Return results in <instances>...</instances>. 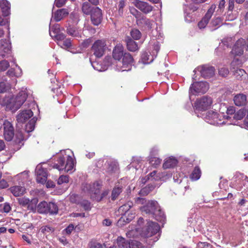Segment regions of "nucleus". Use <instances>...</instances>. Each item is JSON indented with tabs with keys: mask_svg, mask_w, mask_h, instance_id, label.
Instances as JSON below:
<instances>
[{
	"mask_svg": "<svg viewBox=\"0 0 248 248\" xmlns=\"http://www.w3.org/2000/svg\"><path fill=\"white\" fill-rule=\"evenodd\" d=\"M70 17L73 20V24H77L79 20L78 15L76 14H71Z\"/></svg>",
	"mask_w": 248,
	"mask_h": 248,
	"instance_id": "obj_56",
	"label": "nucleus"
},
{
	"mask_svg": "<svg viewBox=\"0 0 248 248\" xmlns=\"http://www.w3.org/2000/svg\"><path fill=\"white\" fill-rule=\"evenodd\" d=\"M130 33L132 38L135 40L140 39L141 35L140 31L137 29L132 30L131 31Z\"/></svg>",
	"mask_w": 248,
	"mask_h": 248,
	"instance_id": "obj_48",
	"label": "nucleus"
},
{
	"mask_svg": "<svg viewBox=\"0 0 248 248\" xmlns=\"http://www.w3.org/2000/svg\"><path fill=\"white\" fill-rule=\"evenodd\" d=\"M35 121L33 119L31 120L26 125L25 130L27 133L32 131L34 129Z\"/></svg>",
	"mask_w": 248,
	"mask_h": 248,
	"instance_id": "obj_45",
	"label": "nucleus"
},
{
	"mask_svg": "<svg viewBox=\"0 0 248 248\" xmlns=\"http://www.w3.org/2000/svg\"><path fill=\"white\" fill-rule=\"evenodd\" d=\"M90 248H103V246L98 243H93L91 244Z\"/></svg>",
	"mask_w": 248,
	"mask_h": 248,
	"instance_id": "obj_64",
	"label": "nucleus"
},
{
	"mask_svg": "<svg viewBox=\"0 0 248 248\" xmlns=\"http://www.w3.org/2000/svg\"><path fill=\"white\" fill-rule=\"evenodd\" d=\"M126 42L127 48L129 51L135 52L139 50V47L137 43L130 38L128 37L126 40Z\"/></svg>",
	"mask_w": 248,
	"mask_h": 248,
	"instance_id": "obj_30",
	"label": "nucleus"
},
{
	"mask_svg": "<svg viewBox=\"0 0 248 248\" xmlns=\"http://www.w3.org/2000/svg\"><path fill=\"white\" fill-rule=\"evenodd\" d=\"M177 164V159L173 156H170L164 159L162 167L164 169H172L176 167Z\"/></svg>",
	"mask_w": 248,
	"mask_h": 248,
	"instance_id": "obj_23",
	"label": "nucleus"
},
{
	"mask_svg": "<svg viewBox=\"0 0 248 248\" xmlns=\"http://www.w3.org/2000/svg\"><path fill=\"white\" fill-rule=\"evenodd\" d=\"M218 72L220 75L222 77H226L228 75L229 71L227 68H222L219 69Z\"/></svg>",
	"mask_w": 248,
	"mask_h": 248,
	"instance_id": "obj_55",
	"label": "nucleus"
},
{
	"mask_svg": "<svg viewBox=\"0 0 248 248\" xmlns=\"http://www.w3.org/2000/svg\"><path fill=\"white\" fill-rule=\"evenodd\" d=\"M189 9L190 11H192V12L195 11L197 9V7L196 6H192L191 7L186 6V8L184 9L185 16V18L186 21L187 22H191L193 19V18L192 17V15L190 12H188V10Z\"/></svg>",
	"mask_w": 248,
	"mask_h": 248,
	"instance_id": "obj_33",
	"label": "nucleus"
},
{
	"mask_svg": "<svg viewBox=\"0 0 248 248\" xmlns=\"http://www.w3.org/2000/svg\"><path fill=\"white\" fill-rule=\"evenodd\" d=\"M10 191L16 197L21 196L26 192V189L24 186H14L10 188Z\"/></svg>",
	"mask_w": 248,
	"mask_h": 248,
	"instance_id": "obj_29",
	"label": "nucleus"
},
{
	"mask_svg": "<svg viewBox=\"0 0 248 248\" xmlns=\"http://www.w3.org/2000/svg\"><path fill=\"white\" fill-rule=\"evenodd\" d=\"M146 228L142 231L141 235L144 237H149L159 232L160 227L157 223L153 221H148Z\"/></svg>",
	"mask_w": 248,
	"mask_h": 248,
	"instance_id": "obj_11",
	"label": "nucleus"
},
{
	"mask_svg": "<svg viewBox=\"0 0 248 248\" xmlns=\"http://www.w3.org/2000/svg\"><path fill=\"white\" fill-rule=\"evenodd\" d=\"M11 52V46L10 43L5 40H1L0 41V55L2 57L8 58Z\"/></svg>",
	"mask_w": 248,
	"mask_h": 248,
	"instance_id": "obj_19",
	"label": "nucleus"
},
{
	"mask_svg": "<svg viewBox=\"0 0 248 248\" xmlns=\"http://www.w3.org/2000/svg\"><path fill=\"white\" fill-rule=\"evenodd\" d=\"M225 4V0H220L219 1V4H218V9L217 10V12L219 13H222L223 11V10L224 8Z\"/></svg>",
	"mask_w": 248,
	"mask_h": 248,
	"instance_id": "obj_58",
	"label": "nucleus"
},
{
	"mask_svg": "<svg viewBox=\"0 0 248 248\" xmlns=\"http://www.w3.org/2000/svg\"><path fill=\"white\" fill-rule=\"evenodd\" d=\"M201 175V171L200 168L198 167H196L191 174L190 177L191 180L196 181L200 178Z\"/></svg>",
	"mask_w": 248,
	"mask_h": 248,
	"instance_id": "obj_35",
	"label": "nucleus"
},
{
	"mask_svg": "<svg viewBox=\"0 0 248 248\" xmlns=\"http://www.w3.org/2000/svg\"><path fill=\"white\" fill-rule=\"evenodd\" d=\"M139 22L142 25L143 28L148 30H151L155 25L154 21L144 17L140 19Z\"/></svg>",
	"mask_w": 248,
	"mask_h": 248,
	"instance_id": "obj_31",
	"label": "nucleus"
},
{
	"mask_svg": "<svg viewBox=\"0 0 248 248\" xmlns=\"http://www.w3.org/2000/svg\"><path fill=\"white\" fill-rule=\"evenodd\" d=\"M162 160L156 157H151L149 159V163L153 167L156 168L161 164Z\"/></svg>",
	"mask_w": 248,
	"mask_h": 248,
	"instance_id": "obj_41",
	"label": "nucleus"
},
{
	"mask_svg": "<svg viewBox=\"0 0 248 248\" xmlns=\"http://www.w3.org/2000/svg\"><path fill=\"white\" fill-rule=\"evenodd\" d=\"M172 176L171 171H164L157 173V171L154 170L148 175V179L151 181H166Z\"/></svg>",
	"mask_w": 248,
	"mask_h": 248,
	"instance_id": "obj_9",
	"label": "nucleus"
},
{
	"mask_svg": "<svg viewBox=\"0 0 248 248\" xmlns=\"http://www.w3.org/2000/svg\"><path fill=\"white\" fill-rule=\"evenodd\" d=\"M69 12L66 9H59L52 14L51 22H52L53 20L56 22L60 21L62 19L67 16Z\"/></svg>",
	"mask_w": 248,
	"mask_h": 248,
	"instance_id": "obj_22",
	"label": "nucleus"
},
{
	"mask_svg": "<svg viewBox=\"0 0 248 248\" xmlns=\"http://www.w3.org/2000/svg\"><path fill=\"white\" fill-rule=\"evenodd\" d=\"M113 58L118 61L117 69L118 71H125L131 69L133 63V58L130 54L124 53V47L119 44L116 46L113 50Z\"/></svg>",
	"mask_w": 248,
	"mask_h": 248,
	"instance_id": "obj_1",
	"label": "nucleus"
},
{
	"mask_svg": "<svg viewBox=\"0 0 248 248\" xmlns=\"http://www.w3.org/2000/svg\"><path fill=\"white\" fill-rule=\"evenodd\" d=\"M74 226L71 224L69 225L63 231V234H70L74 230Z\"/></svg>",
	"mask_w": 248,
	"mask_h": 248,
	"instance_id": "obj_53",
	"label": "nucleus"
},
{
	"mask_svg": "<svg viewBox=\"0 0 248 248\" xmlns=\"http://www.w3.org/2000/svg\"><path fill=\"white\" fill-rule=\"evenodd\" d=\"M61 32L60 25L58 24L53 26L49 30V34L51 37Z\"/></svg>",
	"mask_w": 248,
	"mask_h": 248,
	"instance_id": "obj_40",
	"label": "nucleus"
},
{
	"mask_svg": "<svg viewBox=\"0 0 248 248\" xmlns=\"http://www.w3.org/2000/svg\"><path fill=\"white\" fill-rule=\"evenodd\" d=\"M237 17V12L232 11H228L226 16V20L232 21Z\"/></svg>",
	"mask_w": 248,
	"mask_h": 248,
	"instance_id": "obj_43",
	"label": "nucleus"
},
{
	"mask_svg": "<svg viewBox=\"0 0 248 248\" xmlns=\"http://www.w3.org/2000/svg\"><path fill=\"white\" fill-rule=\"evenodd\" d=\"M118 248H141L140 243L135 240L127 241L123 237L119 236L116 240Z\"/></svg>",
	"mask_w": 248,
	"mask_h": 248,
	"instance_id": "obj_10",
	"label": "nucleus"
},
{
	"mask_svg": "<svg viewBox=\"0 0 248 248\" xmlns=\"http://www.w3.org/2000/svg\"><path fill=\"white\" fill-rule=\"evenodd\" d=\"M53 37H55V39L58 41V43H60V42H62L65 39V35L63 33H59L57 34H56Z\"/></svg>",
	"mask_w": 248,
	"mask_h": 248,
	"instance_id": "obj_52",
	"label": "nucleus"
},
{
	"mask_svg": "<svg viewBox=\"0 0 248 248\" xmlns=\"http://www.w3.org/2000/svg\"><path fill=\"white\" fill-rule=\"evenodd\" d=\"M58 44L61 47L65 49H68L72 47V43L70 39H65L62 42L58 43Z\"/></svg>",
	"mask_w": 248,
	"mask_h": 248,
	"instance_id": "obj_36",
	"label": "nucleus"
},
{
	"mask_svg": "<svg viewBox=\"0 0 248 248\" xmlns=\"http://www.w3.org/2000/svg\"><path fill=\"white\" fill-rule=\"evenodd\" d=\"M122 192V189L119 187H114L112 191L111 199L115 200Z\"/></svg>",
	"mask_w": 248,
	"mask_h": 248,
	"instance_id": "obj_44",
	"label": "nucleus"
},
{
	"mask_svg": "<svg viewBox=\"0 0 248 248\" xmlns=\"http://www.w3.org/2000/svg\"><path fill=\"white\" fill-rule=\"evenodd\" d=\"M133 206V203L131 202H128L126 203L121 206L118 209V212L123 216L126 217L127 214L130 212V209Z\"/></svg>",
	"mask_w": 248,
	"mask_h": 248,
	"instance_id": "obj_27",
	"label": "nucleus"
},
{
	"mask_svg": "<svg viewBox=\"0 0 248 248\" xmlns=\"http://www.w3.org/2000/svg\"><path fill=\"white\" fill-rule=\"evenodd\" d=\"M33 115L32 112L30 110H25L22 111L17 116V121L18 123H23Z\"/></svg>",
	"mask_w": 248,
	"mask_h": 248,
	"instance_id": "obj_24",
	"label": "nucleus"
},
{
	"mask_svg": "<svg viewBox=\"0 0 248 248\" xmlns=\"http://www.w3.org/2000/svg\"><path fill=\"white\" fill-rule=\"evenodd\" d=\"M9 63L7 61L3 60L0 62V71H5L9 67Z\"/></svg>",
	"mask_w": 248,
	"mask_h": 248,
	"instance_id": "obj_50",
	"label": "nucleus"
},
{
	"mask_svg": "<svg viewBox=\"0 0 248 248\" xmlns=\"http://www.w3.org/2000/svg\"><path fill=\"white\" fill-rule=\"evenodd\" d=\"M246 43L243 38L238 39L235 43L232 52L235 55H241L243 53L244 48Z\"/></svg>",
	"mask_w": 248,
	"mask_h": 248,
	"instance_id": "obj_20",
	"label": "nucleus"
},
{
	"mask_svg": "<svg viewBox=\"0 0 248 248\" xmlns=\"http://www.w3.org/2000/svg\"><path fill=\"white\" fill-rule=\"evenodd\" d=\"M91 19L92 23L95 26L99 25L102 19V13L101 10L98 7L92 9L91 13Z\"/></svg>",
	"mask_w": 248,
	"mask_h": 248,
	"instance_id": "obj_17",
	"label": "nucleus"
},
{
	"mask_svg": "<svg viewBox=\"0 0 248 248\" xmlns=\"http://www.w3.org/2000/svg\"><path fill=\"white\" fill-rule=\"evenodd\" d=\"M135 202L138 204H143L146 202V200L143 198H137L135 199Z\"/></svg>",
	"mask_w": 248,
	"mask_h": 248,
	"instance_id": "obj_63",
	"label": "nucleus"
},
{
	"mask_svg": "<svg viewBox=\"0 0 248 248\" xmlns=\"http://www.w3.org/2000/svg\"><path fill=\"white\" fill-rule=\"evenodd\" d=\"M16 142L20 143L25 140L24 136L21 131H18L16 134Z\"/></svg>",
	"mask_w": 248,
	"mask_h": 248,
	"instance_id": "obj_49",
	"label": "nucleus"
},
{
	"mask_svg": "<svg viewBox=\"0 0 248 248\" xmlns=\"http://www.w3.org/2000/svg\"><path fill=\"white\" fill-rule=\"evenodd\" d=\"M38 200L37 199H33L30 201V203H29L27 206L28 210L35 212L37 209L36 204Z\"/></svg>",
	"mask_w": 248,
	"mask_h": 248,
	"instance_id": "obj_39",
	"label": "nucleus"
},
{
	"mask_svg": "<svg viewBox=\"0 0 248 248\" xmlns=\"http://www.w3.org/2000/svg\"><path fill=\"white\" fill-rule=\"evenodd\" d=\"M221 19L220 17H216L212 20L211 24L213 26L219 25L221 23Z\"/></svg>",
	"mask_w": 248,
	"mask_h": 248,
	"instance_id": "obj_57",
	"label": "nucleus"
},
{
	"mask_svg": "<svg viewBox=\"0 0 248 248\" xmlns=\"http://www.w3.org/2000/svg\"><path fill=\"white\" fill-rule=\"evenodd\" d=\"M198 247V248H211V245L207 242H200Z\"/></svg>",
	"mask_w": 248,
	"mask_h": 248,
	"instance_id": "obj_60",
	"label": "nucleus"
},
{
	"mask_svg": "<svg viewBox=\"0 0 248 248\" xmlns=\"http://www.w3.org/2000/svg\"><path fill=\"white\" fill-rule=\"evenodd\" d=\"M48 203L45 201L41 202L37 206V211L41 214L48 213Z\"/></svg>",
	"mask_w": 248,
	"mask_h": 248,
	"instance_id": "obj_34",
	"label": "nucleus"
},
{
	"mask_svg": "<svg viewBox=\"0 0 248 248\" xmlns=\"http://www.w3.org/2000/svg\"><path fill=\"white\" fill-rule=\"evenodd\" d=\"M8 186L7 182L4 179H0V189L5 188Z\"/></svg>",
	"mask_w": 248,
	"mask_h": 248,
	"instance_id": "obj_62",
	"label": "nucleus"
},
{
	"mask_svg": "<svg viewBox=\"0 0 248 248\" xmlns=\"http://www.w3.org/2000/svg\"><path fill=\"white\" fill-rule=\"evenodd\" d=\"M92 9L90 6V4L87 2H84L82 4V11L83 13L86 15H89L92 12Z\"/></svg>",
	"mask_w": 248,
	"mask_h": 248,
	"instance_id": "obj_42",
	"label": "nucleus"
},
{
	"mask_svg": "<svg viewBox=\"0 0 248 248\" xmlns=\"http://www.w3.org/2000/svg\"><path fill=\"white\" fill-rule=\"evenodd\" d=\"M159 49V43L158 42L155 43L152 48H150V50L149 51H145L142 53L139 62L144 64L151 63L154 61L155 58L156 57Z\"/></svg>",
	"mask_w": 248,
	"mask_h": 248,
	"instance_id": "obj_6",
	"label": "nucleus"
},
{
	"mask_svg": "<svg viewBox=\"0 0 248 248\" xmlns=\"http://www.w3.org/2000/svg\"><path fill=\"white\" fill-rule=\"evenodd\" d=\"M101 187V185L98 182L94 183L92 186H89V191L91 193V198L96 201L101 200L102 197L100 196V188Z\"/></svg>",
	"mask_w": 248,
	"mask_h": 248,
	"instance_id": "obj_16",
	"label": "nucleus"
},
{
	"mask_svg": "<svg viewBox=\"0 0 248 248\" xmlns=\"http://www.w3.org/2000/svg\"><path fill=\"white\" fill-rule=\"evenodd\" d=\"M31 92L27 88H22L16 97L7 99L6 105L11 109L16 110L25 102L27 97L31 94Z\"/></svg>",
	"mask_w": 248,
	"mask_h": 248,
	"instance_id": "obj_4",
	"label": "nucleus"
},
{
	"mask_svg": "<svg viewBox=\"0 0 248 248\" xmlns=\"http://www.w3.org/2000/svg\"><path fill=\"white\" fill-rule=\"evenodd\" d=\"M106 46L105 40H98L93 44L91 49L92 52L96 57L100 58L104 54L107 48Z\"/></svg>",
	"mask_w": 248,
	"mask_h": 248,
	"instance_id": "obj_8",
	"label": "nucleus"
},
{
	"mask_svg": "<svg viewBox=\"0 0 248 248\" xmlns=\"http://www.w3.org/2000/svg\"><path fill=\"white\" fill-rule=\"evenodd\" d=\"M66 32L68 35L74 38L78 39L81 37V31L76 27L69 26L67 28Z\"/></svg>",
	"mask_w": 248,
	"mask_h": 248,
	"instance_id": "obj_26",
	"label": "nucleus"
},
{
	"mask_svg": "<svg viewBox=\"0 0 248 248\" xmlns=\"http://www.w3.org/2000/svg\"><path fill=\"white\" fill-rule=\"evenodd\" d=\"M36 180L38 183L43 184L46 182L47 178V173L46 169L41 165L36 166L35 169Z\"/></svg>",
	"mask_w": 248,
	"mask_h": 248,
	"instance_id": "obj_18",
	"label": "nucleus"
},
{
	"mask_svg": "<svg viewBox=\"0 0 248 248\" xmlns=\"http://www.w3.org/2000/svg\"><path fill=\"white\" fill-rule=\"evenodd\" d=\"M209 88V84L207 82H195L190 86L189 93L193 94H195L197 93H204L208 91Z\"/></svg>",
	"mask_w": 248,
	"mask_h": 248,
	"instance_id": "obj_12",
	"label": "nucleus"
},
{
	"mask_svg": "<svg viewBox=\"0 0 248 248\" xmlns=\"http://www.w3.org/2000/svg\"><path fill=\"white\" fill-rule=\"evenodd\" d=\"M17 177L22 178V180H26L28 178V171H24L17 175Z\"/></svg>",
	"mask_w": 248,
	"mask_h": 248,
	"instance_id": "obj_59",
	"label": "nucleus"
},
{
	"mask_svg": "<svg viewBox=\"0 0 248 248\" xmlns=\"http://www.w3.org/2000/svg\"><path fill=\"white\" fill-rule=\"evenodd\" d=\"M215 68L208 65H203L196 68L193 72L196 73L197 71L200 72L201 76L204 78L212 77L215 74Z\"/></svg>",
	"mask_w": 248,
	"mask_h": 248,
	"instance_id": "obj_14",
	"label": "nucleus"
},
{
	"mask_svg": "<svg viewBox=\"0 0 248 248\" xmlns=\"http://www.w3.org/2000/svg\"><path fill=\"white\" fill-rule=\"evenodd\" d=\"M133 3L137 8L145 14L151 12L153 10V7L145 2L135 0L133 1Z\"/></svg>",
	"mask_w": 248,
	"mask_h": 248,
	"instance_id": "obj_21",
	"label": "nucleus"
},
{
	"mask_svg": "<svg viewBox=\"0 0 248 248\" xmlns=\"http://www.w3.org/2000/svg\"><path fill=\"white\" fill-rule=\"evenodd\" d=\"M69 182V178L67 175H62L58 180V184L61 185L63 183H67Z\"/></svg>",
	"mask_w": 248,
	"mask_h": 248,
	"instance_id": "obj_51",
	"label": "nucleus"
},
{
	"mask_svg": "<svg viewBox=\"0 0 248 248\" xmlns=\"http://www.w3.org/2000/svg\"><path fill=\"white\" fill-rule=\"evenodd\" d=\"M245 115V111L243 109H240L234 114L233 118L237 120H241Z\"/></svg>",
	"mask_w": 248,
	"mask_h": 248,
	"instance_id": "obj_46",
	"label": "nucleus"
},
{
	"mask_svg": "<svg viewBox=\"0 0 248 248\" xmlns=\"http://www.w3.org/2000/svg\"><path fill=\"white\" fill-rule=\"evenodd\" d=\"M71 154L72 153L70 150L62 151L58 155L57 162L54 164L53 167L60 171H71L74 167V160Z\"/></svg>",
	"mask_w": 248,
	"mask_h": 248,
	"instance_id": "obj_2",
	"label": "nucleus"
},
{
	"mask_svg": "<svg viewBox=\"0 0 248 248\" xmlns=\"http://www.w3.org/2000/svg\"><path fill=\"white\" fill-rule=\"evenodd\" d=\"M140 210L142 212H145L146 214H153L157 221H164L165 219L164 214L160 210L156 201H149L146 205L141 207Z\"/></svg>",
	"mask_w": 248,
	"mask_h": 248,
	"instance_id": "obj_5",
	"label": "nucleus"
},
{
	"mask_svg": "<svg viewBox=\"0 0 248 248\" xmlns=\"http://www.w3.org/2000/svg\"><path fill=\"white\" fill-rule=\"evenodd\" d=\"M0 7L4 16H8L10 13V4L6 0H2L0 2Z\"/></svg>",
	"mask_w": 248,
	"mask_h": 248,
	"instance_id": "obj_32",
	"label": "nucleus"
},
{
	"mask_svg": "<svg viewBox=\"0 0 248 248\" xmlns=\"http://www.w3.org/2000/svg\"><path fill=\"white\" fill-rule=\"evenodd\" d=\"M213 103L212 99L207 96L197 99L195 103V107L198 110H205L209 108Z\"/></svg>",
	"mask_w": 248,
	"mask_h": 248,
	"instance_id": "obj_13",
	"label": "nucleus"
},
{
	"mask_svg": "<svg viewBox=\"0 0 248 248\" xmlns=\"http://www.w3.org/2000/svg\"><path fill=\"white\" fill-rule=\"evenodd\" d=\"M203 118L207 123L216 125L226 124H233L231 119V116L225 117L223 113H218L217 111L210 110L203 115Z\"/></svg>",
	"mask_w": 248,
	"mask_h": 248,
	"instance_id": "obj_3",
	"label": "nucleus"
},
{
	"mask_svg": "<svg viewBox=\"0 0 248 248\" xmlns=\"http://www.w3.org/2000/svg\"><path fill=\"white\" fill-rule=\"evenodd\" d=\"M11 62L15 64V66L17 68L18 71H17L16 72H15V70L13 68H11L9 69L7 72V75L10 77H20L22 75V70L20 67L18 66V65L16 63L15 59L12 58V60H11Z\"/></svg>",
	"mask_w": 248,
	"mask_h": 248,
	"instance_id": "obj_28",
	"label": "nucleus"
},
{
	"mask_svg": "<svg viewBox=\"0 0 248 248\" xmlns=\"http://www.w3.org/2000/svg\"><path fill=\"white\" fill-rule=\"evenodd\" d=\"M216 8V5L213 4L210 6V8L208 10L205 16L198 23V26L200 29H204L209 22V21L212 17L215 10Z\"/></svg>",
	"mask_w": 248,
	"mask_h": 248,
	"instance_id": "obj_15",
	"label": "nucleus"
},
{
	"mask_svg": "<svg viewBox=\"0 0 248 248\" xmlns=\"http://www.w3.org/2000/svg\"><path fill=\"white\" fill-rule=\"evenodd\" d=\"M39 231L44 235H46L53 232L55 229L54 228L51 227L50 226L46 225L41 227Z\"/></svg>",
	"mask_w": 248,
	"mask_h": 248,
	"instance_id": "obj_37",
	"label": "nucleus"
},
{
	"mask_svg": "<svg viewBox=\"0 0 248 248\" xmlns=\"http://www.w3.org/2000/svg\"><path fill=\"white\" fill-rule=\"evenodd\" d=\"M3 125V136L7 141H11L14 136V130L12 124L6 120L0 119V129Z\"/></svg>",
	"mask_w": 248,
	"mask_h": 248,
	"instance_id": "obj_7",
	"label": "nucleus"
},
{
	"mask_svg": "<svg viewBox=\"0 0 248 248\" xmlns=\"http://www.w3.org/2000/svg\"><path fill=\"white\" fill-rule=\"evenodd\" d=\"M30 200L29 199L23 198L19 200V203L20 204L23 206H28V204L30 203Z\"/></svg>",
	"mask_w": 248,
	"mask_h": 248,
	"instance_id": "obj_61",
	"label": "nucleus"
},
{
	"mask_svg": "<svg viewBox=\"0 0 248 248\" xmlns=\"http://www.w3.org/2000/svg\"><path fill=\"white\" fill-rule=\"evenodd\" d=\"M48 213L51 214H56L58 213V207L54 202H50L48 203Z\"/></svg>",
	"mask_w": 248,
	"mask_h": 248,
	"instance_id": "obj_38",
	"label": "nucleus"
},
{
	"mask_svg": "<svg viewBox=\"0 0 248 248\" xmlns=\"http://www.w3.org/2000/svg\"><path fill=\"white\" fill-rule=\"evenodd\" d=\"M134 214L135 213H133L132 211H131L130 212H129V214H127L126 217H124V216H123L122 217V218L124 220L126 219V222H129L134 217Z\"/></svg>",
	"mask_w": 248,
	"mask_h": 248,
	"instance_id": "obj_54",
	"label": "nucleus"
},
{
	"mask_svg": "<svg viewBox=\"0 0 248 248\" xmlns=\"http://www.w3.org/2000/svg\"><path fill=\"white\" fill-rule=\"evenodd\" d=\"M233 101L236 106H243L247 103V96L243 93H239L234 96Z\"/></svg>",
	"mask_w": 248,
	"mask_h": 248,
	"instance_id": "obj_25",
	"label": "nucleus"
},
{
	"mask_svg": "<svg viewBox=\"0 0 248 248\" xmlns=\"http://www.w3.org/2000/svg\"><path fill=\"white\" fill-rule=\"evenodd\" d=\"M139 228H135V229H132L129 230L126 232V236L129 238L135 237L138 235V232Z\"/></svg>",
	"mask_w": 248,
	"mask_h": 248,
	"instance_id": "obj_47",
	"label": "nucleus"
}]
</instances>
